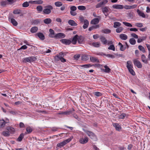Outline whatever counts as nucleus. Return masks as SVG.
<instances>
[{"mask_svg": "<svg viewBox=\"0 0 150 150\" xmlns=\"http://www.w3.org/2000/svg\"><path fill=\"white\" fill-rule=\"evenodd\" d=\"M26 130L27 132L28 133H31L32 132V129H31V128H30V127H27L26 128Z\"/></svg>", "mask_w": 150, "mask_h": 150, "instance_id": "60", "label": "nucleus"}, {"mask_svg": "<svg viewBox=\"0 0 150 150\" xmlns=\"http://www.w3.org/2000/svg\"><path fill=\"white\" fill-rule=\"evenodd\" d=\"M104 67L105 68V69H103V70L104 71V72L107 73H108L110 71L111 69L107 65H105L104 66Z\"/></svg>", "mask_w": 150, "mask_h": 150, "instance_id": "25", "label": "nucleus"}, {"mask_svg": "<svg viewBox=\"0 0 150 150\" xmlns=\"http://www.w3.org/2000/svg\"><path fill=\"white\" fill-rule=\"evenodd\" d=\"M43 10V12L44 14H48L50 13L51 10L53 9V7L50 5L47 6Z\"/></svg>", "mask_w": 150, "mask_h": 150, "instance_id": "1", "label": "nucleus"}, {"mask_svg": "<svg viewBox=\"0 0 150 150\" xmlns=\"http://www.w3.org/2000/svg\"><path fill=\"white\" fill-rule=\"evenodd\" d=\"M127 67L128 69L133 68V65L132 64V62L131 61H129L127 62Z\"/></svg>", "mask_w": 150, "mask_h": 150, "instance_id": "18", "label": "nucleus"}, {"mask_svg": "<svg viewBox=\"0 0 150 150\" xmlns=\"http://www.w3.org/2000/svg\"><path fill=\"white\" fill-rule=\"evenodd\" d=\"M84 24L83 26V28L85 29L88 26L89 22L87 20H85L84 21Z\"/></svg>", "mask_w": 150, "mask_h": 150, "instance_id": "21", "label": "nucleus"}, {"mask_svg": "<svg viewBox=\"0 0 150 150\" xmlns=\"http://www.w3.org/2000/svg\"><path fill=\"white\" fill-rule=\"evenodd\" d=\"M6 129L8 131V132L12 133L15 131L14 129L11 127H6Z\"/></svg>", "mask_w": 150, "mask_h": 150, "instance_id": "17", "label": "nucleus"}, {"mask_svg": "<svg viewBox=\"0 0 150 150\" xmlns=\"http://www.w3.org/2000/svg\"><path fill=\"white\" fill-rule=\"evenodd\" d=\"M120 38L122 40H125L127 39V36L125 34H122L120 35Z\"/></svg>", "mask_w": 150, "mask_h": 150, "instance_id": "24", "label": "nucleus"}, {"mask_svg": "<svg viewBox=\"0 0 150 150\" xmlns=\"http://www.w3.org/2000/svg\"><path fill=\"white\" fill-rule=\"evenodd\" d=\"M55 5L57 7H60L61 6L62 4V3L60 1H57L55 3Z\"/></svg>", "mask_w": 150, "mask_h": 150, "instance_id": "44", "label": "nucleus"}, {"mask_svg": "<svg viewBox=\"0 0 150 150\" xmlns=\"http://www.w3.org/2000/svg\"><path fill=\"white\" fill-rule=\"evenodd\" d=\"M129 42L132 45H134L136 44V41L134 38H131L129 40Z\"/></svg>", "mask_w": 150, "mask_h": 150, "instance_id": "36", "label": "nucleus"}, {"mask_svg": "<svg viewBox=\"0 0 150 150\" xmlns=\"http://www.w3.org/2000/svg\"><path fill=\"white\" fill-rule=\"evenodd\" d=\"M134 65L139 68H141L142 67V65L140 62L136 59H134L133 61Z\"/></svg>", "mask_w": 150, "mask_h": 150, "instance_id": "5", "label": "nucleus"}, {"mask_svg": "<svg viewBox=\"0 0 150 150\" xmlns=\"http://www.w3.org/2000/svg\"><path fill=\"white\" fill-rule=\"evenodd\" d=\"M103 55H105L107 57H110L112 58H115V57L114 55L110 54H105L103 53Z\"/></svg>", "mask_w": 150, "mask_h": 150, "instance_id": "56", "label": "nucleus"}, {"mask_svg": "<svg viewBox=\"0 0 150 150\" xmlns=\"http://www.w3.org/2000/svg\"><path fill=\"white\" fill-rule=\"evenodd\" d=\"M125 114L124 113H122L119 117V119H123L125 116Z\"/></svg>", "mask_w": 150, "mask_h": 150, "instance_id": "58", "label": "nucleus"}, {"mask_svg": "<svg viewBox=\"0 0 150 150\" xmlns=\"http://www.w3.org/2000/svg\"><path fill=\"white\" fill-rule=\"evenodd\" d=\"M103 5L102 4H101V2H100L96 5V8H98L101 7Z\"/></svg>", "mask_w": 150, "mask_h": 150, "instance_id": "61", "label": "nucleus"}, {"mask_svg": "<svg viewBox=\"0 0 150 150\" xmlns=\"http://www.w3.org/2000/svg\"><path fill=\"white\" fill-rule=\"evenodd\" d=\"M49 32L50 33L49 35V36L51 38H54L55 35L54 30L51 29H49Z\"/></svg>", "mask_w": 150, "mask_h": 150, "instance_id": "12", "label": "nucleus"}, {"mask_svg": "<svg viewBox=\"0 0 150 150\" xmlns=\"http://www.w3.org/2000/svg\"><path fill=\"white\" fill-rule=\"evenodd\" d=\"M108 50H111L113 51H115V47L114 45H110L108 48Z\"/></svg>", "mask_w": 150, "mask_h": 150, "instance_id": "53", "label": "nucleus"}, {"mask_svg": "<svg viewBox=\"0 0 150 150\" xmlns=\"http://www.w3.org/2000/svg\"><path fill=\"white\" fill-rule=\"evenodd\" d=\"M131 35L132 37L134 38H135L137 39L138 38V36L137 35L135 34V33H132Z\"/></svg>", "mask_w": 150, "mask_h": 150, "instance_id": "63", "label": "nucleus"}, {"mask_svg": "<svg viewBox=\"0 0 150 150\" xmlns=\"http://www.w3.org/2000/svg\"><path fill=\"white\" fill-rule=\"evenodd\" d=\"M84 40V38L83 37L81 36H80L78 37V42L79 44L82 43V42Z\"/></svg>", "mask_w": 150, "mask_h": 150, "instance_id": "23", "label": "nucleus"}, {"mask_svg": "<svg viewBox=\"0 0 150 150\" xmlns=\"http://www.w3.org/2000/svg\"><path fill=\"white\" fill-rule=\"evenodd\" d=\"M36 9L38 11L41 12L42 11V7L40 5L36 7Z\"/></svg>", "mask_w": 150, "mask_h": 150, "instance_id": "42", "label": "nucleus"}, {"mask_svg": "<svg viewBox=\"0 0 150 150\" xmlns=\"http://www.w3.org/2000/svg\"><path fill=\"white\" fill-rule=\"evenodd\" d=\"M68 23L71 26H75L77 25V23L76 22L72 20H69L68 21Z\"/></svg>", "mask_w": 150, "mask_h": 150, "instance_id": "13", "label": "nucleus"}, {"mask_svg": "<svg viewBox=\"0 0 150 150\" xmlns=\"http://www.w3.org/2000/svg\"><path fill=\"white\" fill-rule=\"evenodd\" d=\"M132 68H130L128 69L130 73L132 75L134 76L135 75V73L133 70L132 69Z\"/></svg>", "mask_w": 150, "mask_h": 150, "instance_id": "52", "label": "nucleus"}, {"mask_svg": "<svg viewBox=\"0 0 150 150\" xmlns=\"http://www.w3.org/2000/svg\"><path fill=\"white\" fill-rule=\"evenodd\" d=\"M80 67L84 68H88L92 66L91 64H86L80 66Z\"/></svg>", "mask_w": 150, "mask_h": 150, "instance_id": "43", "label": "nucleus"}, {"mask_svg": "<svg viewBox=\"0 0 150 150\" xmlns=\"http://www.w3.org/2000/svg\"><path fill=\"white\" fill-rule=\"evenodd\" d=\"M123 23L127 26L130 27H132V25L129 23L123 22Z\"/></svg>", "mask_w": 150, "mask_h": 150, "instance_id": "55", "label": "nucleus"}, {"mask_svg": "<svg viewBox=\"0 0 150 150\" xmlns=\"http://www.w3.org/2000/svg\"><path fill=\"white\" fill-rule=\"evenodd\" d=\"M67 52H61L59 53V54H57L56 57H57V58H60V57H63L64 56L66 55V54Z\"/></svg>", "mask_w": 150, "mask_h": 150, "instance_id": "16", "label": "nucleus"}, {"mask_svg": "<svg viewBox=\"0 0 150 150\" xmlns=\"http://www.w3.org/2000/svg\"><path fill=\"white\" fill-rule=\"evenodd\" d=\"M29 5L28 2L26 1L23 3L22 4V6L23 7L26 8L28 7Z\"/></svg>", "mask_w": 150, "mask_h": 150, "instance_id": "45", "label": "nucleus"}, {"mask_svg": "<svg viewBox=\"0 0 150 150\" xmlns=\"http://www.w3.org/2000/svg\"><path fill=\"white\" fill-rule=\"evenodd\" d=\"M108 7L107 6L102 7L101 9L102 10V12L104 14L105 13H107L109 12Z\"/></svg>", "mask_w": 150, "mask_h": 150, "instance_id": "15", "label": "nucleus"}, {"mask_svg": "<svg viewBox=\"0 0 150 150\" xmlns=\"http://www.w3.org/2000/svg\"><path fill=\"white\" fill-rule=\"evenodd\" d=\"M137 12L139 16L143 18H145V17L144 14L142 12L140 11L139 9L137 10Z\"/></svg>", "mask_w": 150, "mask_h": 150, "instance_id": "32", "label": "nucleus"}, {"mask_svg": "<svg viewBox=\"0 0 150 150\" xmlns=\"http://www.w3.org/2000/svg\"><path fill=\"white\" fill-rule=\"evenodd\" d=\"M90 57V60L93 63L94 62H99V61L98 59H97L96 58L92 57L91 56H89Z\"/></svg>", "mask_w": 150, "mask_h": 150, "instance_id": "11", "label": "nucleus"}, {"mask_svg": "<svg viewBox=\"0 0 150 150\" xmlns=\"http://www.w3.org/2000/svg\"><path fill=\"white\" fill-rule=\"evenodd\" d=\"M118 45L120 46V50L121 51H124L126 49V47H124L123 45L120 42L119 43Z\"/></svg>", "mask_w": 150, "mask_h": 150, "instance_id": "40", "label": "nucleus"}, {"mask_svg": "<svg viewBox=\"0 0 150 150\" xmlns=\"http://www.w3.org/2000/svg\"><path fill=\"white\" fill-rule=\"evenodd\" d=\"M11 22L15 26H16L18 25V23L13 18H12L11 19Z\"/></svg>", "mask_w": 150, "mask_h": 150, "instance_id": "34", "label": "nucleus"}, {"mask_svg": "<svg viewBox=\"0 0 150 150\" xmlns=\"http://www.w3.org/2000/svg\"><path fill=\"white\" fill-rule=\"evenodd\" d=\"M100 40L101 41L103 42L104 44H105L107 43V41L106 38L104 36H101Z\"/></svg>", "mask_w": 150, "mask_h": 150, "instance_id": "33", "label": "nucleus"}, {"mask_svg": "<svg viewBox=\"0 0 150 150\" xmlns=\"http://www.w3.org/2000/svg\"><path fill=\"white\" fill-rule=\"evenodd\" d=\"M38 28L37 27H33L31 28L30 32L33 33H36L38 31Z\"/></svg>", "mask_w": 150, "mask_h": 150, "instance_id": "30", "label": "nucleus"}, {"mask_svg": "<svg viewBox=\"0 0 150 150\" xmlns=\"http://www.w3.org/2000/svg\"><path fill=\"white\" fill-rule=\"evenodd\" d=\"M37 35L41 40H44L45 39V36L42 33H39L37 34Z\"/></svg>", "mask_w": 150, "mask_h": 150, "instance_id": "22", "label": "nucleus"}, {"mask_svg": "<svg viewBox=\"0 0 150 150\" xmlns=\"http://www.w3.org/2000/svg\"><path fill=\"white\" fill-rule=\"evenodd\" d=\"M78 9L80 10H84L86 9V7L84 6H80L78 7Z\"/></svg>", "mask_w": 150, "mask_h": 150, "instance_id": "49", "label": "nucleus"}, {"mask_svg": "<svg viewBox=\"0 0 150 150\" xmlns=\"http://www.w3.org/2000/svg\"><path fill=\"white\" fill-rule=\"evenodd\" d=\"M135 26L137 27L141 28L143 26V25L142 23H135Z\"/></svg>", "mask_w": 150, "mask_h": 150, "instance_id": "57", "label": "nucleus"}, {"mask_svg": "<svg viewBox=\"0 0 150 150\" xmlns=\"http://www.w3.org/2000/svg\"><path fill=\"white\" fill-rule=\"evenodd\" d=\"M77 8L76 6H72L70 7V14L73 16H75L76 15V13L75 11L76 10Z\"/></svg>", "mask_w": 150, "mask_h": 150, "instance_id": "3", "label": "nucleus"}, {"mask_svg": "<svg viewBox=\"0 0 150 150\" xmlns=\"http://www.w3.org/2000/svg\"><path fill=\"white\" fill-rule=\"evenodd\" d=\"M83 130L87 134L91 139H93L95 137V134L92 132L83 129Z\"/></svg>", "mask_w": 150, "mask_h": 150, "instance_id": "4", "label": "nucleus"}, {"mask_svg": "<svg viewBox=\"0 0 150 150\" xmlns=\"http://www.w3.org/2000/svg\"><path fill=\"white\" fill-rule=\"evenodd\" d=\"M2 135L4 136H8L9 135V134L8 131H4L2 133Z\"/></svg>", "mask_w": 150, "mask_h": 150, "instance_id": "51", "label": "nucleus"}, {"mask_svg": "<svg viewBox=\"0 0 150 150\" xmlns=\"http://www.w3.org/2000/svg\"><path fill=\"white\" fill-rule=\"evenodd\" d=\"M44 22L46 24H49L52 22V20L50 18H47L44 20Z\"/></svg>", "mask_w": 150, "mask_h": 150, "instance_id": "31", "label": "nucleus"}, {"mask_svg": "<svg viewBox=\"0 0 150 150\" xmlns=\"http://www.w3.org/2000/svg\"><path fill=\"white\" fill-rule=\"evenodd\" d=\"M92 45L94 47H98L100 46V43L99 42H94L93 43Z\"/></svg>", "mask_w": 150, "mask_h": 150, "instance_id": "54", "label": "nucleus"}, {"mask_svg": "<svg viewBox=\"0 0 150 150\" xmlns=\"http://www.w3.org/2000/svg\"><path fill=\"white\" fill-rule=\"evenodd\" d=\"M111 31L110 30L107 29H104L102 30V32L106 34H109L110 33Z\"/></svg>", "mask_w": 150, "mask_h": 150, "instance_id": "37", "label": "nucleus"}, {"mask_svg": "<svg viewBox=\"0 0 150 150\" xmlns=\"http://www.w3.org/2000/svg\"><path fill=\"white\" fill-rule=\"evenodd\" d=\"M35 4H41L43 3V1L42 0H38L35 1Z\"/></svg>", "mask_w": 150, "mask_h": 150, "instance_id": "50", "label": "nucleus"}, {"mask_svg": "<svg viewBox=\"0 0 150 150\" xmlns=\"http://www.w3.org/2000/svg\"><path fill=\"white\" fill-rule=\"evenodd\" d=\"M24 136V134L23 133L21 134L18 138L17 140L19 142L22 141Z\"/></svg>", "mask_w": 150, "mask_h": 150, "instance_id": "39", "label": "nucleus"}, {"mask_svg": "<svg viewBox=\"0 0 150 150\" xmlns=\"http://www.w3.org/2000/svg\"><path fill=\"white\" fill-rule=\"evenodd\" d=\"M79 36L77 35H76L73 38V39L72 40L71 42L72 43L74 44L75 45L76 44L77 41L78 40V37Z\"/></svg>", "mask_w": 150, "mask_h": 150, "instance_id": "14", "label": "nucleus"}, {"mask_svg": "<svg viewBox=\"0 0 150 150\" xmlns=\"http://www.w3.org/2000/svg\"><path fill=\"white\" fill-rule=\"evenodd\" d=\"M40 19H36L33 21V23L34 25H37L40 23Z\"/></svg>", "mask_w": 150, "mask_h": 150, "instance_id": "41", "label": "nucleus"}, {"mask_svg": "<svg viewBox=\"0 0 150 150\" xmlns=\"http://www.w3.org/2000/svg\"><path fill=\"white\" fill-rule=\"evenodd\" d=\"M65 35L63 33H57L55 35L54 38H64L65 37Z\"/></svg>", "mask_w": 150, "mask_h": 150, "instance_id": "8", "label": "nucleus"}, {"mask_svg": "<svg viewBox=\"0 0 150 150\" xmlns=\"http://www.w3.org/2000/svg\"><path fill=\"white\" fill-rule=\"evenodd\" d=\"M60 41L66 45H69L71 42V40H69L63 39L60 40Z\"/></svg>", "mask_w": 150, "mask_h": 150, "instance_id": "7", "label": "nucleus"}, {"mask_svg": "<svg viewBox=\"0 0 150 150\" xmlns=\"http://www.w3.org/2000/svg\"><path fill=\"white\" fill-rule=\"evenodd\" d=\"M138 48L140 51H142L143 52H146L144 47L141 45H139Z\"/></svg>", "mask_w": 150, "mask_h": 150, "instance_id": "47", "label": "nucleus"}, {"mask_svg": "<svg viewBox=\"0 0 150 150\" xmlns=\"http://www.w3.org/2000/svg\"><path fill=\"white\" fill-rule=\"evenodd\" d=\"M94 95L97 96H100L102 95V94L100 92H96L94 93Z\"/></svg>", "mask_w": 150, "mask_h": 150, "instance_id": "59", "label": "nucleus"}, {"mask_svg": "<svg viewBox=\"0 0 150 150\" xmlns=\"http://www.w3.org/2000/svg\"><path fill=\"white\" fill-rule=\"evenodd\" d=\"M74 111V109L73 108H72V110H69V111H65L64 112H60L58 114L59 115H68L71 114L73 111Z\"/></svg>", "mask_w": 150, "mask_h": 150, "instance_id": "6", "label": "nucleus"}, {"mask_svg": "<svg viewBox=\"0 0 150 150\" xmlns=\"http://www.w3.org/2000/svg\"><path fill=\"white\" fill-rule=\"evenodd\" d=\"M141 59L142 61L145 64H147L148 62L146 59V57L144 54H142L141 56Z\"/></svg>", "mask_w": 150, "mask_h": 150, "instance_id": "27", "label": "nucleus"}, {"mask_svg": "<svg viewBox=\"0 0 150 150\" xmlns=\"http://www.w3.org/2000/svg\"><path fill=\"white\" fill-rule=\"evenodd\" d=\"M89 59L88 56L87 55H83L81 57V59L83 61H86Z\"/></svg>", "mask_w": 150, "mask_h": 150, "instance_id": "28", "label": "nucleus"}, {"mask_svg": "<svg viewBox=\"0 0 150 150\" xmlns=\"http://www.w3.org/2000/svg\"><path fill=\"white\" fill-rule=\"evenodd\" d=\"M99 22V19L98 18H95L93 19L91 21L92 24H96Z\"/></svg>", "mask_w": 150, "mask_h": 150, "instance_id": "20", "label": "nucleus"}, {"mask_svg": "<svg viewBox=\"0 0 150 150\" xmlns=\"http://www.w3.org/2000/svg\"><path fill=\"white\" fill-rule=\"evenodd\" d=\"M113 8L121 9L124 8V6L122 5L115 4L112 6Z\"/></svg>", "mask_w": 150, "mask_h": 150, "instance_id": "10", "label": "nucleus"}, {"mask_svg": "<svg viewBox=\"0 0 150 150\" xmlns=\"http://www.w3.org/2000/svg\"><path fill=\"white\" fill-rule=\"evenodd\" d=\"M113 126L115 127L116 130L120 131L121 129L120 126L118 123H114L113 124Z\"/></svg>", "mask_w": 150, "mask_h": 150, "instance_id": "19", "label": "nucleus"}, {"mask_svg": "<svg viewBox=\"0 0 150 150\" xmlns=\"http://www.w3.org/2000/svg\"><path fill=\"white\" fill-rule=\"evenodd\" d=\"M35 57H33L24 58L23 59V62L24 63L27 62L31 63L35 61Z\"/></svg>", "mask_w": 150, "mask_h": 150, "instance_id": "2", "label": "nucleus"}, {"mask_svg": "<svg viewBox=\"0 0 150 150\" xmlns=\"http://www.w3.org/2000/svg\"><path fill=\"white\" fill-rule=\"evenodd\" d=\"M55 59L57 61L60 60L62 62H66V60L63 57H60V58H57V57H55Z\"/></svg>", "mask_w": 150, "mask_h": 150, "instance_id": "26", "label": "nucleus"}, {"mask_svg": "<svg viewBox=\"0 0 150 150\" xmlns=\"http://www.w3.org/2000/svg\"><path fill=\"white\" fill-rule=\"evenodd\" d=\"M6 122L4 120H0V128H2L4 127Z\"/></svg>", "mask_w": 150, "mask_h": 150, "instance_id": "29", "label": "nucleus"}, {"mask_svg": "<svg viewBox=\"0 0 150 150\" xmlns=\"http://www.w3.org/2000/svg\"><path fill=\"white\" fill-rule=\"evenodd\" d=\"M88 138L87 137H85L84 138H81L79 140V142L82 144H86L88 142Z\"/></svg>", "mask_w": 150, "mask_h": 150, "instance_id": "9", "label": "nucleus"}, {"mask_svg": "<svg viewBox=\"0 0 150 150\" xmlns=\"http://www.w3.org/2000/svg\"><path fill=\"white\" fill-rule=\"evenodd\" d=\"M65 142H64V141L62 142L59 143H58L57 144V146L58 147H61V146H62L64 145H65Z\"/></svg>", "mask_w": 150, "mask_h": 150, "instance_id": "46", "label": "nucleus"}, {"mask_svg": "<svg viewBox=\"0 0 150 150\" xmlns=\"http://www.w3.org/2000/svg\"><path fill=\"white\" fill-rule=\"evenodd\" d=\"M21 12V10L19 9L15 10L13 11V13L15 14H19Z\"/></svg>", "mask_w": 150, "mask_h": 150, "instance_id": "38", "label": "nucleus"}, {"mask_svg": "<svg viewBox=\"0 0 150 150\" xmlns=\"http://www.w3.org/2000/svg\"><path fill=\"white\" fill-rule=\"evenodd\" d=\"M121 25V24L119 22H115L114 23L113 27L115 28H117L119 27Z\"/></svg>", "mask_w": 150, "mask_h": 150, "instance_id": "35", "label": "nucleus"}, {"mask_svg": "<svg viewBox=\"0 0 150 150\" xmlns=\"http://www.w3.org/2000/svg\"><path fill=\"white\" fill-rule=\"evenodd\" d=\"M7 4V2L6 1H2L1 3V6H3L6 5Z\"/></svg>", "mask_w": 150, "mask_h": 150, "instance_id": "62", "label": "nucleus"}, {"mask_svg": "<svg viewBox=\"0 0 150 150\" xmlns=\"http://www.w3.org/2000/svg\"><path fill=\"white\" fill-rule=\"evenodd\" d=\"M123 28L122 27H120L116 29V31L117 33H120L123 30Z\"/></svg>", "mask_w": 150, "mask_h": 150, "instance_id": "48", "label": "nucleus"}, {"mask_svg": "<svg viewBox=\"0 0 150 150\" xmlns=\"http://www.w3.org/2000/svg\"><path fill=\"white\" fill-rule=\"evenodd\" d=\"M108 2V0H104L102 1L101 2V3L103 6L105 5Z\"/></svg>", "mask_w": 150, "mask_h": 150, "instance_id": "64", "label": "nucleus"}]
</instances>
